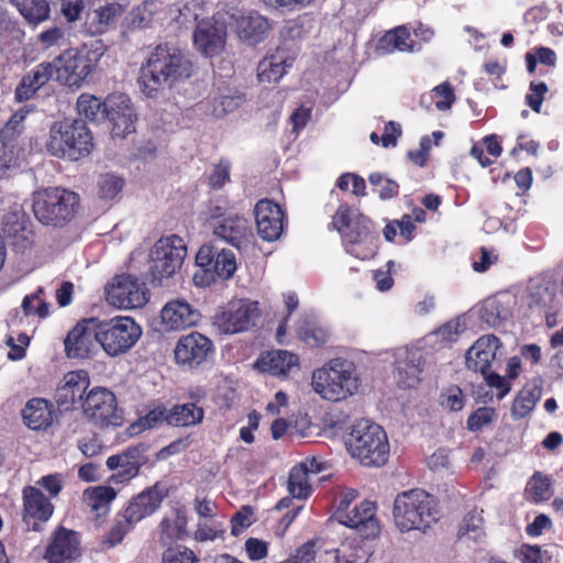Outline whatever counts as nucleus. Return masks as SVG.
Returning <instances> with one entry per match:
<instances>
[{
  "label": "nucleus",
  "mask_w": 563,
  "mask_h": 563,
  "mask_svg": "<svg viewBox=\"0 0 563 563\" xmlns=\"http://www.w3.org/2000/svg\"><path fill=\"white\" fill-rule=\"evenodd\" d=\"M331 225L341 234L346 253L362 261L375 256L379 234L375 223L367 216L342 203L333 214Z\"/></svg>",
  "instance_id": "obj_1"
},
{
  "label": "nucleus",
  "mask_w": 563,
  "mask_h": 563,
  "mask_svg": "<svg viewBox=\"0 0 563 563\" xmlns=\"http://www.w3.org/2000/svg\"><path fill=\"white\" fill-rule=\"evenodd\" d=\"M192 74V63L176 47L157 45L141 68L140 85L143 92L153 97L164 85L187 79Z\"/></svg>",
  "instance_id": "obj_2"
},
{
  "label": "nucleus",
  "mask_w": 563,
  "mask_h": 563,
  "mask_svg": "<svg viewBox=\"0 0 563 563\" xmlns=\"http://www.w3.org/2000/svg\"><path fill=\"white\" fill-rule=\"evenodd\" d=\"M437 498L421 488L397 494L393 504L394 525L401 533H427L439 520Z\"/></svg>",
  "instance_id": "obj_3"
},
{
  "label": "nucleus",
  "mask_w": 563,
  "mask_h": 563,
  "mask_svg": "<svg viewBox=\"0 0 563 563\" xmlns=\"http://www.w3.org/2000/svg\"><path fill=\"white\" fill-rule=\"evenodd\" d=\"M106 51V45L99 40L65 49L54 59L56 81L69 88L81 87L96 70Z\"/></svg>",
  "instance_id": "obj_4"
},
{
  "label": "nucleus",
  "mask_w": 563,
  "mask_h": 563,
  "mask_svg": "<svg viewBox=\"0 0 563 563\" xmlns=\"http://www.w3.org/2000/svg\"><path fill=\"white\" fill-rule=\"evenodd\" d=\"M45 146L53 156L78 161L91 153L92 133L81 119L65 118L52 124Z\"/></svg>",
  "instance_id": "obj_5"
},
{
  "label": "nucleus",
  "mask_w": 563,
  "mask_h": 563,
  "mask_svg": "<svg viewBox=\"0 0 563 563\" xmlns=\"http://www.w3.org/2000/svg\"><path fill=\"white\" fill-rule=\"evenodd\" d=\"M353 457L365 466H383L389 457V441L386 431L366 419L356 421L347 443Z\"/></svg>",
  "instance_id": "obj_6"
},
{
  "label": "nucleus",
  "mask_w": 563,
  "mask_h": 563,
  "mask_svg": "<svg viewBox=\"0 0 563 563\" xmlns=\"http://www.w3.org/2000/svg\"><path fill=\"white\" fill-rule=\"evenodd\" d=\"M78 207V194L62 187H48L33 194L34 217L47 227L63 228L74 219Z\"/></svg>",
  "instance_id": "obj_7"
},
{
  "label": "nucleus",
  "mask_w": 563,
  "mask_h": 563,
  "mask_svg": "<svg viewBox=\"0 0 563 563\" xmlns=\"http://www.w3.org/2000/svg\"><path fill=\"white\" fill-rule=\"evenodd\" d=\"M312 386L322 398L339 401L353 395L358 383L351 363L333 358L322 368L313 371Z\"/></svg>",
  "instance_id": "obj_8"
},
{
  "label": "nucleus",
  "mask_w": 563,
  "mask_h": 563,
  "mask_svg": "<svg viewBox=\"0 0 563 563\" xmlns=\"http://www.w3.org/2000/svg\"><path fill=\"white\" fill-rule=\"evenodd\" d=\"M97 343L110 357L128 353L142 335V328L131 317L97 318Z\"/></svg>",
  "instance_id": "obj_9"
},
{
  "label": "nucleus",
  "mask_w": 563,
  "mask_h": 563,
  "mask_svg": "<svg viewBox=\"0 0 563 563\" xmlns=\"http://www.w3.org/2000/svg\"><path fill=\"white\" fill-rule=\"evenodd\" d=\"M187 254L184 240L173 234L161 238L151 250L150 275L153 285H162L164 279L173 277L183 266Z\"/></svg>",
  "instance_id": "obj_10"
},
{
  "label": "nucleus",
  "mask_w": 563,
  "mask_h": 563,
  "mask_svg": "<svg viewBox=\"0 0 563 563\" xmlns=\"http://www.w3.org/2000/svg\"><path fill=\"white\" fill-rule=\"evenodd\" d=\"M196 264L201 269L194 275V282L198 286H209L217 278L229 279L236 271L234 254L227 250L219 251L210 244H205L198 250Z\"/></svg>",
  "instance_id": "obj_11"
},
{
  "label": "nucleus",
  "mask_w": 563,
  "mask_h": 563,
  "mask_svg": "<svg viewBox=\"0 0 563 563\" xmlns=\"http://www.w3.org/2000/svg\"><path fill=\"white\" fill-rule=\"evenodd\" d=\"M150 449L148 443L140 442L109 456L106 465L113 472L109 482L124 485L137 477L141 468L150 463Z\"/></svg>",
  "instance_id": "obj_12"
},
{
  "label": "nucleus",
  "mask_w": 563,
  "mask_h": 563,
  "mask_svg": "<svg viewBox=\"0 0 563 563\" xmlns=\"http://www.w3.org/2000/svg\"><path fill=\"white\" fill-rule=\"evenodd\" d=\"M84 416L96 427L120 426L122 417L118 412L115 395L106 387H93L81 401Z\"/></svg>",
  "instance_id": "obj_13"
},
{
  "label": "nucleus",
  "mask_w": 563,
  "mask_h": 563,
  "mask_svg": "<svg viewBox=\"0 0 563 563\" xmlns=\"http://www.w3.org/2000/svg\"><path fill=\"white\" fill-rule=\"evenodd\" d=\"M261 311L257 301L233 300L213 317V324L224 334L245 332L255 325Z\"/></svg>",
  "instance_id": "obj_14"
},
{
  "label": "nucleus",
  "mask_w": 563,
  "mask_h": 563,
  "mask_svg": "<svg viewBox=\"0 0 563 563\" xmlns=\"http://www.w3.org/2000/svg\"><path fill=\"white\" fill-rule=\"evenodd\" d=\"M345 501L339 503L336 516L340 523L356 530L363 539H376L382 527L377 518V505L371 500H363L346 511Z\"/></svg>",
  "instance_id": "obj_15"
},
{
  "label": "nucleus",
  "mask_w": 563,
  "mask_h": 563,
  "mask_svg": "<svg viewBox=\"0 0 563 563\" xmlns=\"http://www.w3.org/2000/svg\"><path fill=\"white\" fill-rule=\"evenodd\" d=\"M106 292L108 302L120 309L141 308L148 301L146 288L131 275L117 276Z\"/></svg>",
  "instance_id": "obj_16"
},
{
  "label": "nucleus",
  "mask_w": 563,
  "mask_h": 563,
  "mask_svg": "<svg viewBox=\"0 0 563 563\" xmlns=\"http://www.w3.org/2000/svg\"><path fill=\"white\" fill-rule=\"evenodd\" d=\"M104 120L111 123V136L125 139L135 132L137 114L125 93H111L106 98Z\"/></svg>",
  "instance_id": "obj_17"
},
{
  "label": "nucleus",
  "mask_w": 563,
  "mask_h": 563,
  "mask_svg": "<svg viewBox=\"0 0 563 563\" xmlns=\"http://www.w3.org/2000/svg\"><path fill=\"white\" fill-rule=\"evenodd\" d=\"M213 353L212 341L197 331L181 335L174 350L176 363L190 369L208 362Z\"/></svg>",
  "instance_id": "obj_18"
},
{
  "label": "nucleus",
  "mask_w": 563,
  "mask_h": 563,
  "mask_svg": "<svg viewBox=\"0 0 563 563\" xmlns=\"http://www.w3.org/2000/svg\"><path fill=\"white\" fill-rule=\"evenodd\" d=\"M168 494L169 489L166 485L162 482H156L154 485L146 487L141 493L133 496L122 510V514L130 522L136 525L158 510Z\"/></svg>",
  "instance_id": "obj_19"
},
{
  "label": "nucleus",
  "mask_w": 563,
  "mask_h": 563,
  "mask_svg": "<svg viewBox=\"0 0 563 563\" xmlns=\"http://www.w3.org/2000/svg\"><path fill=\"white\" fill-rule=\"evenodd\" d=\"M89 385L90 379L86 371L66 373L54 393V400L58 410L67 412L76 409L78 405L81 406Z\"/></svg>",
  "instance_id": "obj_20"
},
{
  "label": "nucleus",
  "mask_w": 563,
  "mask_h": 563,
  "mask_svg": "<svg viewBox=\"0 0 563 563\" xmlns=\"http://www.w3.org/2000/svg\"><path fill=\"white\" fill-rule=\"evenodd\" d=\"M227 25L214 18L202 19L194 31V45L206 57H213L224 51Z\"/></svg>",
  "instance_id": "obj_21"
},
{
  "label": "nucleus",
  "mask_w": 563,
  "mask_h": 563,
  "mask_svg": "<svg viewBox=\"0 0 563 563\" xmlns=\"http://www.w3.org/2000/svg\"><path fill=\"white\" fill-rule=\"evenodd\" d=\"M97 318L80 320L64 340L66 356L78 360L90 357L97 343Z\"/></svg>",
  "instance_id": "obj_22"
},
{
  "label": "nucleus",
  "mask_w": 563,
  "mask_h": 563,
  "mask_svg": "<svg viewBox=\"0 0 563 563\" xmlns=\"http://www.w3.org/2000/svg\"><path fill=\"white\" fill-rule=\"evenodd\" d=\"M81 555L79 533L59 526L45 549L47 563H73Z\"/></svg>",
  "instance_id": "obj_23"
},
{
  "label": "nucleus",
  "mask_w": 563,
  "mask_h": 563,
  "mask_svg": "<svg viewBox=\"0 0 563 563\" xmlns=\"http://www.w3.org/2000/svg\"><path fill=\"white\" fill-rule=\"evenodd\" d=\"M23 522L27 530L41 531L42 523L46 522L54 512V505L45 497L42 490L34 486H25L22 490Z\"/></svg>",
  "instance_id": "obj_24"
},
{
  "label": "nucleus",
  "mask_w": 563,
  "mask_h": 563,
  "mask_svg": "<svg viewBox=\"0 0 563 563\" xmlns=\"http://www.w3.org/2000/svg\"><path fill=\"white\" fill-rule=\"evenodd\" d=\"M254 216L258 235L265 241H276L284 231L285 212L282 207L271 199L257 201Z\"/></svg>",
  "instance_id": "obj_25"
},
{
  "label": "nucleus",
  "mask_w": 563,
  "mask_h": 563,
  "mask_svg": "<svg viewBox=\"0 0 563 563\" xmlns=\"http://www.w3.org/2000/svg\"><path fill=\"white\" fill-rule=\"evenodd\" d=\"M503 343L495 334L482 335L466 351V367L474 373L485 374L490 369Z\"/></svg>",
  "instance_id": "obj_26"
},
{
  "label": "nucleus",
  "mask_w": 563,
  "mask_h": 563,
  "mask_svg": "<svg viewBox=\"0 0 563 563\" xmlns=\"http://www.w3.org/2000/svg\"><path fill=\"white\" fill-rule=\"evenodd\" d=\"M213 234L236 249L253 238L249 219L240 213H229L224 219L213 223Z\"/></svg>",
  "instance_id": "obj_27"
},
{
  "label": "nucleus",
  "mask_w": 563,
  "mask_h": 563,
  "mask_svg": "<svg viewBox=\"0 0 563 563\" xmlns=\"http://www.w3.org/2000/svg\"><path fill=\"white\" fill-rule=\"evenodd\" d=\"M56 75L54 60L37 64L27 71L14 89V99L18 102H24L32 99L36 92L44 87Z\"/></svg>",
  "instance_id": "obj_28"
},
{
  "label": "nucleus",
  "mask_w": 563,
  "mask_h": 563,
  "mask_svg": "<svg viewBox=\"0 0 563 563\" xmlns=\"http://www.w3.org/2000/svg\"><path fill=\"white\" fill-rule=\"evenodd\" d=\"M299 365L298 355L285 350L263 352L254 363V367L260 372L277 377L288 376L289 372L294 367L299 368Z\"/></svg>",
  "instance_id": "obj_29"
},
{
  "label": "nucleus",
  "mask_w": 563,
  "mask_h": 563,
  "mask_svg": "<svg viewBox=\"0 0 563 563\" xmlns=\"http://www.w3.org/2000/svg\"><path fill=\"white\" fill-rule=\"evenodd\" d=\"M199 317L198 310L184 299L167 302L161 311L162 322L168 330H181L195 325Z\"/></svg>",
  "instance_id": "obj_30"
},
{
  "label": "nucleus",
  "mask_w": 563,
  "mask_h": 563,
  "mask_svg": "<svg viewBox=\"0 0 563 563\" xmlns=\"http://www.w3.org/2000/svg\"><path fill=\"white\" fill-rule=\"evenodd\" d=\"M22 417L30 429L45 430L53 423V405L44 398H32L23 408Z\"/></svg>",
  "instance_id": "obj_31"
},
{
  "label": "nucleus",
  "mask_w": 563,
  "mask_h": 563,
  "mask_svg": "<svg viewBox=\"0 0 563 563\" xmlns=\"http://www.w3.org/2000/svg\"><path fill=\"white\" fill-rule=\"evenodd\" d=\"M122 12V5L117 2L107 3L95 10L88 11L85 21L86 31L90 35H100L104 33Z\"/></svg>",
  "instance_id": "obj_32"
},
{
  "label": "nucleus",
  "mask_w": 563,
  "mask_h": 563,
  "mask_svg": "<svg viewBox=\"0 0 563 563\" xmlns=\"http://www.w3.org/2000/svg\"><path fill=\"white\" fill-rule=\"evenodd\" d=\"M236 29L241 40L250 44H257L266 37L269 31V23L263 15L252 13L241 16L238 20Z\"/></svg>",
  "instance_id": "obj_33"
},
{
  "label": "nucleus",
  "mask_w": 563,
  "mask_h": 563,
  "mask_svg": "<svg viewBox=\"0 0 563 563\" xmlns=\"http://www.w3.org/2000/svg\"><path fill=\"white\" fill-rule=\"evenodd\" d=\"M542 396V387L537 383H527L519 390L511 405V417L515 420L528 417Z\"/></svg>",
  "instance_id": "obj_34"
},
{
  "label": "nucleus",
  "mask_w": 563,
  "mask_h": 563,
  "mask_svg": "<svg viewBox=\"0 0 563 563\" xmlns=\"http://www.w3.org/2000/svg\"><path fill=\"white\" fill-rule=\"evenodd\" d=\"M205 410L195 402L176 404L169 409L167 424L176 428H188L200 424Z\"/></svg>",
  "instance_id": "obj_35"
},
{
  "label": "nucleus",
  "mask_w": 563,
  "mask_h": 563,
  "mask_svg": "<svg viewBox=\"0 0 563 563\" xmlns=\"http://www.w3.org/2000/svg\"><path fill=\"white\" fill-rule=\"evenodd\" d=\"M30 112L29 107H23L11 115L0 131V143L8 146L15 145L18 150L24 152L22 134L24 132V120Z\"/></svg>",
  "instance_id": "obj_36"
},
{
  "label": "nucleus",
  "mask_w": 563,
  "mask_h": 563,
  "mask_svg": "<svg viewBox=\"0 0 563 563\" xmlns=\"http://www.w3.org/2000/svg\"><path fill=\"white\" fill-rule=\"evenodd\" d=\"M286 57L284 51L277 49L269 56L264 57L257 65V77L261 82H277L285 74Z\"/></svg>",
  "instance_id": "obj_37"
},
{
  "label": "nucleus",
  "mask_w": 563,
  "mask_h": 563,
  "mask_svg": "<svg viewBox=\"0 0 563 563\" xmlns=\"http://www.w3.org/2000/svg\"><path fill=\"white\" fill-rule=\"evenodd\" d=\"M287 490L292 498L307 499L313 489L311 476L306 473L303 466H292L288 474Z\"/></svg>",
  "instance_id": "obj_38"
},
{
  "label": "nucleus",
  "mask_w": 563,
  "mask_h": 563,
  "mask_svg": "<svg viewBox=\"0 0 563 563\" xmlns=\"http://www.w3.org/2000/svg\"><path fill=\"white\" fill-rule=\"evenodd\" d=\"M380 47L389 53L412 52L413 42L410 40V32L407 26H397L394 30L387 31L379 40Z\"/></svg>",
  "instance_id": "obj_39"
},
{
  "label": "nucleus",
  "mask_w": 563,
  "mask_h": 563,
  "mask_svg": "<svg viewBox=\"0 0 563 563\" xmlns=\"http://www.w3.org/2000/svg\"><path fill=\"white\" fill-rule=\"evenodd\" d=\"M19 9L22 16L32 24H38L49 18V4L47 0H11Z\"/></svg>",
  "instance_id": "obj_40"
},
{
  "label": "nucleus",
  "mask_w": 563,
  "mask_h": 563,
  "mask_svg": "<svg viewBox=\"0 0 563 563\" xmlns=\"http://www.w3.org/2000/svg\"><path fill=\"white\" fill-rule=\"evenodd\" d=\"M187 534V515L185 510L177 509L175 520L164 518L161 521V540L163 542L184 540Z\"/></svg>",
  "instance_id": "obj_41"
},
{
  "label": "nucleus",
  "mask_w": 563,
  "mask_h": 563,
  "mask_svg": "<svg viewBox=\"0 0 563 563\" xmlns=\"http://www.w3.org/2000/svg\"><path fill=\"white\" fill-rule=\"evenodd\" d=\"M78 113L91 122H100L106 115V99L101 100L90 93H81L77 99Z\"/></svg>",
  "instance_id": "obj_42"
},
{
  "label": "nucleus",
  "mask_w": 563,
  "mask_h": 563,
  "mask_svg": "<svg viewBox=\"0 0 563 563\" xmlns=\"http://www.w3.org/2000/svg\"><path fill=\"white\" fill-rule=\"evenodd\" d=\"M368 551L357 540H346L335 549V563H367Z\"/></svg>",
  "instance_id": "obj_43"
},
{
  "label": "nucleus",
  "mask_w": 563,
  "mask_h": 563,
  "mask_svg": "<svg viewBox=\"0 0 563 563\" xmlns=\"http://www.w3.org/2000/svg\"><path fill=\"white\" fill-rule=\"evenodd\" d=\"M88 504L98 515L109 511L110 503L117 497V492L110 486H98L85 492Z\"/></svg>",
  "instance_id": "obj_44"
},
{
  "label": "nucleus",
  "mask_w": 563,
  "mask_h": 563,
  "mask_svg": "<svg viewBox=\"0 0 563 563\" xmlns=\"http://www.w3.org/2000/svg\"><path fill=\"white\" fill-rule=\"evenodd\" d=\"M23 151L15 145H5L0 143V179L8 178L11 173L20 167Z\"/></svg>",
  "instance_id": "obj_45"
},
{
  "label": "nucleus",
  "mask_w": 563,
  "mask_h": 563,
  "mask_svg": "<svg viewBox=\"0 0 563 563\" xmlns=\"http://www.w3.org/2000/svg\"><path fill=\"white\" fill-rule=\"evenodd\" d=\"M135 525L130 522L122 511H120L115 516L114 523L103 537L102 543L108 544L111 548L115 547L122 542L126 533L132 531Z\"/></svg>",
  "instance_id": "obj_46"
},
{
  "label": "nucleus",
  "mask_w": 563,
  "mask_h": 563,
  "mask_svg": "<svg viewBox=\"0 0 563 563\" xmlns=\"http://www.w3.org/2000/svg\"><path fill=\"white\" fill-rule=\"evenodd\" d=\"M371 186L374 187L380 200H390L399 195V184L394 179L387 178L380 173H373L368 176Z\"/></svg>",
  "instance_id": "obj_47"
},
{
  "label": "nucleus",
  "mask_w": 563,
  "mask_h": 563,
  "mask_svg": "<svg viewBox=\"0 0 563 563\" xmlns=\"http://www.w3.org/2000/svg\"><path fill=\"white\" fill-rule=\"evenodd\" d=\"M42 291V289H38L37 292L26 295L23 298L21 308L25 317L45 319L49 314V303L40 297Z\"/></svg>",
  "instance_id": "obj_48"
},
{
  "label": "nucleus",
  "mask_w": 563,
  "mask_h": 563,
  "mask_svg": "<svg viewBox=\"0 0 563 563\" xmlns=\"http://www.w3.org/2000/svg\"><path fill=\"white\" fill-rule=\"evenodd\" d=\"M231 162L227 158H221L213 165L210 175L208 176V186L212 190H220L225 184L231 181Z\"/></svg>",
  "instance_id": "obj_49"
},
{
  "label": "nucleus",
  "mask_w": 563,
  "mask_h": 563,
  "mask_svg": "<svg viewBox=\"0 0 563 563\" xmlns=\"http://www.w3.org/2000/svg\"><path fill=\"white\" fill-rule=\"evenodd\" d=\"M26 227H33L30 218L24 212H9L3 218L2 231L7 239L16 236Z\"/></svg>",
  "instance_id": "obj_50"
},
{
  "label": "nucleus",
  "mask_w": 563,
  "mask_h": 563,
  "mask_svg": "<svg viewBox=\"0 0 563 563\" xmlns=\"http://www.w3.org/2000/svg\"><path fill=\"white\" fill-rule=\"evenodd\" d=\"M521 563H551L552 558L540 545L523 543L516 553Z\"/></svg>",
  "instance_id": "obj_51"
},
{
  "label": "nucleus",
  "mask_w": 563,
  "mask_h": 563,
  "mask_svg": "<svg viewBox=\"0 0 563 563\" xmlns=\"http://www.w3.org/2000/svg\"><path fill=\"white\" fill-rule=\"evenodd\" d=\"M300 339L311 347L323 346L330 336L327 329L314 324H306L299 330Z\"/></svg>",
  "instance_id": "obj_52"
},
{
  "label": "nucleus",
  "mask_w": 563,
  "mask_h": 563,
  "mask_svg": "<svg viewBox=\"0 0 563 563\" xmlns=\"http://www.w3.org/2000/svg\"><path fill=\"white\" fill-rule=\"evenodd\" d=\"M124 186V179L113 174L102 175L98 181L99 197L102 199H113L121 192Z\"/></svg>",
  "instance_id": "obj_53"
},
{
  "label": "nucleus",
  "mask_w": 563,
  "mask_h": 563,
  "mask_svg": "<svg viewBox=\"0 0 563 563\" xmlns=\"http://www.w3.org/2000/svg\"><path fill=\"white\" fill-rule=\"evenodd\" d=\"M548 91L549 87L544 81H531L529 84V92L525 97L526 104L533 112L540 113Z\"/></svg>",
  "instance_id": "obj_54"
},
{
  "label": "nucleus",
  "mask_w": 563,
  "mask_h": 563,
  "mask_svg": "<svg viewBox=\"0 0 563 563\" xmlns=\"http://www.w3.org/2000/svg\"><path fill=\"white\" fill-rule=\"evenodd\" d=\"M431 98L434 100L435 107L440 111L451 109L456 99L454 89L449 81H444L443 84L434 87L431 90Z\"/></svg>",
  "instance_id": "obj_55"
},
{
  "label": "nucleus",
  "mask_w": 563,
  "mask_h": 563,
  "mask_svg": "<svg viewBox=\"0 0 563 563\" xmlns=\"http://www.w3.org/2000/svg\"><path fill=\"white\" fill-rule=\"evenodd\" d=\"M551 481L549 476L536 472L528 483V489L534 501L539 503L549 498Z\"/></svg>",
  "instance_id": "obj_56"
},
{
  "label": "nucleus",
  "mask_w": 563,
  "mask_h": 563,
  "mask_svg": "<svg viewBox=\"0 0 563 563\" xmlns=\"http://www.w3.org/2000/svg\"><path fill=\"white\" fill-rule=\"evenodd\" d=\"M198 558L192 550L186 547L167 548L163 552L162 563H197Z\"/></svg>",
  "instance_id": "obj_57"
},
{
  "label": "nucleus",
  "mask_w": 563,
  "mask_h": 563,
  "mask_svg": "<svg viewBox=\"0 0 563 563\" xmlns=\"http://www.w3.org/2000/svg\"><path fill=\"white\" fill-rule=\"evenodd\" d=\"M496 417V411L492 407H481L472 412L466 421L467 429L472 432L481 430L489 424Z\"/></svg>",
  "instance_id": "obj_58"
},
{
  "label": "nucleus",
  "mask_w": 563,
  "mask_h": 563,
  "mask_svg": "<svg viewBox=\"0 0 563 563\" xmlns=\"http://www.w3.org/2000/svg\"><path fill=\"white\" fill-rule=\"evenodd\" d=\"M490 388L497 389V398L503 399L510 391V383L496 372L488 369L485 374H481Z\"/></svg>",
  "instance_id": "obj_59"
},
{
  "label": "nucleus",
  "mask_w": 563,
  "mask_h": 563,
  "mask_svg": "<svg viewBox=\"0 0 563 563\" xmlns=\"http://www.w3.org/2000/svg\"><path fill=\"white\" fill-rule=\"evenodd\" d=\"M318 540H308L298 547L292 555L289 558L297 563H310L314 560L317 554Z\"/></svg>",
  "instance_id": "obj_60"
},
{
  "label": "nucleus",
  "mask_w": 563,
  "mask_h": 563,
  "mask_svg": "<svg viewBox=\"0 0 563 563\" xmlns=\"http://www.w3.org/2000/svg\"><path fill=\"white\" fill-rule=\"evenodd\" d=\"M194 509L199 518L212 519L217 516L218 506L208 497L196 496L194 500Z\"/></svg>",
  "instance_id": "obj_61"
},
{
  "label": "nucleus",
  "mask_w": 563,
  "mask_h": 563,
  "mask_svg": "<svg viewBox=\"0 0 563 563\" xmlns=\"http://www.w3.org/2000/svg\"><path fill=\"white\" fill-rule=\"evenodd\" d=\"M168 415L169 409H166L164 406H157L141 418V423L144 428L152 429L164 421L167 423Z\"/></svg>",
  "instance_id": "obj_62"
},
{
  "label": "nucleus",
  "mask_w": 563,
  "mask_h": 563,
  "mask_svg": "<svg viewBox=\"0 0 563 563\" xmlns=\"http://www.w3.org/2000/svg\"><path fill=\"white\" fill-rule=\"evenodd\" d=\"M15 251L24 252L30 250L34 244V231L32 227H26L23 231L19 232L16 236L8 239Z\"/></svg>",
  "instance_id": "obj_63"
},
{
  "label": "nucleus",
  "mask_w": 563,
  "mask_h": 563,
  "mask_svg": "<svg viewBox=\"0 0 563 563\" xmlns=\"http://www.w3.org/2000/svg\"><path fill=\"white\" fill-rule=\"evenodd\" d=\"M151 22V13L145 4L133 8L130 12L129 26L131 29H144Z\"/></svg>",
  "instance_id": "obj_64"
}]
</instances>
